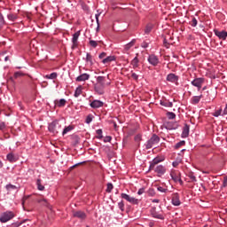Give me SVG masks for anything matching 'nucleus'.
Segmentation results:
<instances>
[{
  "instance_id": "24",
  "label": "nucleus",
  "mask_w": 227,
  "mask_h": 227,
  "mask_svg": "<svg viewBox=\"0 0 227 227\" xmlns=\"http://www.w3.org/2000/svg\"><path fill=\"white\" fill-rule=\"evenodd\" d=\"M202 98H203L202 95H200V96H195V97L192 98V105L200 104V99H201Z\"/></svg>"
},
{
  "instance_id": "4",
  "label": "nucleus",
  "mask_w": 227,
  "mask_h": 227,
  "mask_svg": "<svg viewBox=\"0 0 227 227\" xmlns=\"http://www.w3.org/2000/svg\"><path fill=\"white\" fill-rule=\"evenodd\" d=\"M121 199L126 200L128 202L133 205H138L139 200L130 195H127L126 193H121Z\"/></svg>"
},
{
  "instance_id": "49",
  "label": "nucleus",
  "mask_w": 227,
  "mask_h": 227,
  "mask_svg": "<svg viewBox=\"0 0 227 227\" xmlns=\"http://www.w3.org/2000/svg\"><path fill=\"white\" fill-rule=\"evenodd\" d=\"M95 90L98 95H103V90L99 89L98 87H95Z\"/></svg>"
},
{
  "instance_id": "59",
  "label": "nucleus",
  "mask_w": 227,
  "mask_h": 227,
  "mask_svg": "<svg viewBox=\"0 0 227 227\" xmlns=\"http://www.w3.org/2000/svg\"><path fill=\"white\" fill-rule=\"evenodd\" d=\"M27 199H28V197H23V199H22V206H24L25 200H27Z\"/></svg>"
},
{
  "instance_id": "32",
  "label": "nucleus",
  "mask_w": 227,
  "mask_h": 227,
  "mask_svg": "<svg viewBox=\"0 0 227 227\" xmlns=\"http://www.w3.org/2000/svg\"><path fill=\"white\" fill-rule=\"evenodd\" d=\"M167 117L168 118V120H175L176 115L174 113L171 112H168L167 113Z\"/></svg>"
},
{
  "instance_id": "61",
  "label": "nucleus",
  "mask_w": 227,
  "mask_h": 227,
  "mask_svg": "<svg viewBox=\"0 0 227 227\" xmlns=\"http://www.w3.org/2000/svg\"><path fill=\"white\" fill-rule=\"evenodd\" d=\"M159 202H160L159 200H153V203H159Z\"/></svg>"
},
{
  "instance_id": "12",
  "label": "nucleus",
  "mask_w": 227,
  "mask_h": 227,
  "mask_svg": "<svg viewBox=\"0 0 227 227\" xmlns=\"http://www.w3.org/2000/svg\"><path fill=\"white\" fill-rule=\"evenodd\" d=\"M73 216L75 218H78L80 220H85L87 215L86 213L82 212V211H74L73 212Z\"/></svg>"
},
{
  "instance_id": "14",
  "label": "nucleus",
  "mask_w": 227,
  "mask_h": 227,
  "mask_svg": "<svg viewBox=\"0 0 227 227\" xmlns=\"http://www.w3.org/2000/svg\"><path fill=\"white\" fill-rule=\"evenodd\" d=\"M91 108L98 109L104 106L103 102L100 100H94L90 104Z\"/></svg>"
},
{
  "instance_id": "44",
  "label": "nucleus",
  "mask_w": 227,
  "mask_h": 227,
  "mask_svg": "<svg viewBox=\"0 0 227 227\" xmlns=\"http://www.w3.org/2000/svg\"><path fill=\"white\" fill-rule=\"evenodd\" d=\"M24 75V74L22 73V72H16L15 74H14V78L15 79H18L19 77H21V76H23Z\"/></svg>"
},
{
  "instance_id": "21",
  "label": "nucleus",
  "mask_w": 227,
  "mask_h": 227,
  "mask_svg": "<svg viewBox=\"0 0 227 227\" xmlns=\"http://www.w3.org/2000/svg\"><path fill=\"white\" fill-rule=\"evenodd\" d=\"M190 132V127L188 124H185L184 131H182V137H188Z\"/></svg>"
},
{
  "instance_id": "64",
  "label": "nucleus",
  "mask_w": 227,
  "mask_h": 227,
  "mask_svg": "<svg viewBox=\"0 0 227 227\" xmlns=\"http://www.w3.org/2000/svg\"><path fill=\"white\" fill-rule=\"evenodd\" d=\"M8 59H9L8 56H7V57H5V59H4L5 62H7V61H8Z\"/></svg>"
},
{
  "instance_id": "17",
  "label": "nucleus",
  "mask_w": 227,
  "mask_h": 227,
  "mask_svg": "<svg viewBox=\"0 0 227 227\" xmlns=\"http://www.w3.org/2000/svg\"><path fill=\"white\" fill-rule=\"evenodd\" d=\"M161 161H162V160H160L159 158H154L153 160L152 163H150L149 170H153L155 168V166H157Z\"/></svg>"
},
{
  "instance_id": "19",
  "label": "nucleus",
  "mask_w": 227,
  "mask_h": 227,
  "mask_svg": "<svg viewBox=\"0 0 227 227\" xmlns=\"http://www.w3.org/2000/svg\"><path fill=\"white\" fill-rule=\"evenodd\" d=\"M90 79V74H80L77 78L76 81L77 82H85L87 80Z\"/></svg>"
},
{
  "instance_id": "7",
  "label": "nucleus",
  "mask_w": 227,
  "mask_h": 227,
  "mask_svg": "<svg viewBox=\"0 0 227 227\" xmlns=\"http://www.w3.org/2000/svg\"><path fill=\"white\" fill-rule=\"evenodd\" d=\"M203 83H204L203 78H196L192 81V85H193L194 87H197L199 90H201Z\"/></svg>"
},
{
  "instance_id": "62",
  "label": "nucleus",
  "mask_w": 227,
  "mask_h": 227,
  "mask_svg": "<svg viewBox=\"0 0 227 227\" xmlns=\"http://www.w3.org/2000/svg\"><path fill=\"white\" fill-rule=\"evenodd\" d=\"M224 114H227V105L225 106V108H224Z\"/></svg>"
},
{
  "instance_id": "25",
  "label": "nucleus",
  "mask_w": 227,
  "mask_h": 227,
  "mask_svg": "<svg viewBox=\"0 0 227 227\" xmlns=\"http://www.w3.org/2000/svg\"><path fill=\"white\" fill-rule=\"evenodd\" d=\"M99 44H103V42L102 41H94V40H90V45L92 47V48H96L98 47Z\"/></svg>"
},
{
  "instance_id": "16",
  "label": "nucleus",
  "mask_w": 227,
  "mask_h": 227,
  "mask_svg": "<svg viewBox=\"0 0 227 227\" xmlns=\"http://www.w3.org/2000/svg\"><path fill=\"white\" fill-rule=\"evenodd\" d=\"M153 170L155 171V173L159 174V176H163L166 172V168L162 165H159L158 167L153 168Z\"/></svg>"
},
{
  "instance_id": "50",
  "label": "nucleus",
  "mask_w": 227,
  "mask_h": 227,
  "mask_svg": "<svg viewBox=\"0 0 227 227\" xmlns=\"http://www.w3.org/2000/svg\"><path fill=\"white\" fill-rule=\"evenodd\" d=\"M6 128V125L4 121H0V130H4Z\"/></svg>"
},
{
  "instance_id": "46",
  "label": "nucleus",
  "mask_w": 227,
  "mask_h": 227,
  "mask_svg": "<svg viewBox=\"0 0 227 227\" xmlns=\"http://www.w3.org/2000/svg\"><path fill=\"white\" fill-rule=\"evenodd\" d=\"M112 141V137L111 136H106L104 138V143H110Z\"/></svg>"
},
{
  "instance_id": "51",
  "label": "nucleus",
  "mask_w": 227,
  "mask_h": 227,
  "mask_svg": "<svg viewBox=\"0 0 227 227\" xmlns=\"http://www.w3.org/2000/svg\"><path fill=\"white\" fill-rule=\"evenodd\" d=\"M90 122H92V117H90V115L86 117V123L90 124Z\"/></svg>"
},
{
  "instance_id": "58",
  "label": "nucleus",
  "mask_w": 227,
  "mask_h": 227,
  "mask_svg": "<svg viewBox=\"0 0 227 227\" xmlns=\"http://www.w3.org/2000/svg\"><path fill=\"white\" fill-rule=\"evenodd\" d=\"M142 47H143L144 49H146V48L148 47V44H147L146 43H142Z\"/></svg>"
},
{
  "instance_id": "26",
  "label": "nucleus",
  "mask_w": 227,
  "mask_h": 227,
  "mask_svg": "<svg viewBox=\"0 0 227 227\" xmlns=\"http://www.w3.org/2000/svg\"><path fill=\"white\" fill-rule=\"evenodd\" d=\"M6 189L9 192H12V191H16L18 192V187L16 185L13 184H7L6 185Z\"/></svg>"
},
{
  "instance_id": "6",
  "label": "nucleus",
  "mask_w": 227,
  "mask_h": 227,
  "mask_svg": "<svg viewBox=\"0 0 227 227\" xmlns=\"http://www.w3.org/2000/svg\"><path fill=\"white\" fill-rule=\"evenodd\" d=\"M147 61L150 65L153 67H157L160 63L158 57L154 54L149 55Z\"/></svg>"
},
{
  "instance_id": "48",
  "label": "nucleus",
  "mask_w": 227,
  "mask_h": 227,
  "mask_svg": "<svg viewBox=\"0 0 227 227\" xmlns=\"http://www.w3.org/2000/svg\"><path fill=\"white\" fill-rule=\"evenodd\" d=\"M134 139L137 143H139L142 139L141 135H136Z\"/></svg>"
},
{
  "instance_id": "33",
  "label": "nucleus",
  "mask_w": 227,
  "mask_h": 227,
  "mask_svg": "<svg viewBox=\"0 0 227 227\" xmlns=\"http://www.w3.org/2000/svg\"><path fill=\"white\" fill-rule=\"evenodd\" d=\"M37 187L39 191H43L44 190V186L42 184V180L41 179H37Z\"/></svg>"
},
{
  "instance_id": "2",
  "label": "nucleus",
  "mask_w": 227,
  "mask_h": 227,
  "mask_svg": "<svg viewBox=\"0 0 227 227\" xmlns=\"http://www.w3.org/2000/svg\"><path fill=\"white\" fill-rule=\"evenodd\" d=\"M160 143V137L158 135H153L152 138H150L146 143V149L150 150L153 146H156Z\"/></svg>"
},
{
  "instance_id": "53",
  "label": "nucleus",
  "mask_w": 227,
  "mask_h": 227,
  "mask_svg": "<svg viewBox=\"0 0 227 227\" xmlns=\"http://www.w3.org/2000/svg\"><path fill=\"white\" fill-rule=\"evenodd\" d=\"M99 16H100V14H96V21L98 24V28H99Z\"/></svg>"
},
{
  "instance_id": "1",
  "label": "nucleus",
  "mask_w": 227,
  "mask_h": 227,
  "mask_svg": "<svg viewBox=\"0 0 227 227\" xmlns=\"http://www.w3.org/2000/svg\"><path fill=\"white\" fill-rule=\"evenodd\" d=\"M48 129L51 134L56 135L61 132L62 126L58 121H54L48 126Z\"/></svg>"
},
{
  "instance_id": "28",
  "label": "nucleus",
  "mask_w": 227,
  "mask_h": 227,
  "mask_svg": "<svg viewBox=\"0 0 227 227\" xmlns=\"http://www.w3.org/2000/svg\"><path fill=\"white\" fill-rule=\"evenodd\" d=\"M5 25V20L3 14H0V30L4 28V26Z\"/></svg>"
},
{
  "instance_id": "45",
  "label": "nucleus",
  "mask_w": 227,
  "mask_h": 227,
  "mask_svg": "<svg viewBox=\"0 0 227 227\" xmlns=\"http://www.w3.org/2000/svg\"><path fill=\"white\" fill-rule=\"evenodd\" d=\"M124 202L123 201H121L118 203V207L121 210V211H124Z\"/></svg>"
},
{
  "instance_id": "31",
  "label": "nucleus",
  "mask_w": 227,
  "mask_h": 227,
  "mask_svg": "<svg viewBox=\"0 0 227 227\" xmlns=\"http://www.w3.org/2000/svg\"><path fill=\"white\" fill-rule=\"evenodd\" d=\"M57 76H58L57 73H52L51 74H46L45 78L54 80V79H57Z\"/></svg>"
},
{
  "instance_id": "38",
  "label": "nucleus",
  "mask_w": 227,
  "mask_h": 227,
  "mask_svg": "<svg viewBox=\"0 0 227 227\" xmlns=\"http://www.w3.org/2000/svg\"><path fill=\"white\" fill-rule=\"evenodd\" d=\"M158 191L161 193H167L168 192V189L164 188L162 186H158Z\"/></svg>"
},
{
  "instance_id": "40",
  "label": "nucleus",
  "mask_w": 227,
  "mask_h": 227,
  "mask_svg": "<svg viewBox=\"0 0 227 227\" xmlns=\"http://www.w3.org/2000/svg\"><path fill=\"white\" fill-rule=\"evenodd\" d=\"M152 29H153V25H151V24L147 25L145 27V34H147V35L150 34Z\"/></svg>"
},
{
  "instance_id": "39",
  "label": "nucleus",
  "mask_w": 227,
  "mask_h": 227,
  "mask_svg": "<svg viewBox=\"0 0 227 227\" xmlns=\"http://www.w3.org/2000/svg\"><path fill=\"white\" fill-rule=\"evenodd\" d=\"M184 145H185L184 140H182V141L178 142L177 144H176L175 148L176 149H179V147H181V146H183Z\"/></svg>"
},
{
  "instance_id": "30",
  "label": "nucleus",
  "mask_w": 227,
  "mask_h": 227,
  "mask_svg": "<svg viewBox=\"0 0 227 227\" xmlns=\"http://www.w3.org/2000/svg\"><path fill=\"white\" fill-rule=\"evenodd\" d=\"M86 62L90 63V65H93L92 55H90V53L86 54Z\"/></svg>"
},
{
  "instance_id": "8",
  "label": "nucleus",
  "mask_w": 227,
  "mask_h": 227,
  "mask_svg": "<svg viewBox=\"0 0 227 227\" xmlns=\"http://www.w3.org/2000/svg\"><path fill=\"white\" fill-rule=\"evenodd\" d=\"M178 75L175 74H169L167 75V78L166 80L168 82H171V83H174V84H177L178 82Z\"/></svg>"
},
{
  "instance_id": "35",
  "label": "nucleus",
  "mask_w": 227,
  "mask_h": 227,
  "mask_svg": "<svg viewBox=\"0 0 227 227\" xmlns=\"http://www.w3.org/2000/svg\"><path fill=\"white\" fill-rule=\"evenodd\" d=\"M73 129L72 126H67L63 129V136L67 135L68 132H70Z\"/></svg>"
},
{
  "instance_id": "11",
  "label": "nucleus",
  "mask_w": 227,
  "mask_h": 227,
  "mask_svg": "<svg viewBox=\"0 0 227 227\" xmlns=\"http://www.w3.org/2000/svg\"><path fill=\"white\" fill-rule=\"evenodd\" d=\"M80 35H81V32L80 31L75 32L73 35V38H72L73 46H72V49H75L77 47V41L79 40Z\"/></svg>"
},
{
  "instance_id": "54",
  "label": "nucleus",
  "mask_w": 227,
  "mask_h": 227,
  "mask_svg": "<svg viewBox=\"0 0 227 227\" xmlns=\"http://www.w3.org/2000/svg\"><path fill=\"white\" fill-rule=\"evenodd\" d=\"M106 57V52H102L101 54L98 55L99 59H104Z\"/></svg>"
},
{
  "instance_id": "3",
  "label": "nucleus",
  "mask_w": 227,
  "mask_h": 227,
  "mask_svg": "<svg viewBox=\"0 0 227 227\" xmlns=\"http://www.w3.org/2000/svg\"><path fill=\"white\" fill-rule=\"evenodd\" d=\"M13 217H14V215L12 212H10V211L4 212L0 217V222L3 223H5L8 221H11Z\"/></svg>"
},
{
  "instance_id": "10",
  "label": "nucleus",
  "mask_w": 227,
  "mask_h": 227,
  "mask_svg": "<svg viewBox=\"0 0 227 227\" xmlns=\"http://www.w3.org/2000/svg\"><path fill=\"white\" fill-rule=\"evenodd\" d=\"M6 159L10 163H14L19 160V156L13 153H9L6 156Z\"/></svg>"
},
{
  "instance_id": "18",
  "label": "nucleus",
  "mask_w": 227,
  "mask_h": 227,
  "mask_svg": "<svg viewBox=\"0 0 227 227\" xmlns=\"http://www.w3.org/2000/svg\"><path fill=\"white\" fill-rule=\"evenodd\" d=\"M137 42V40L133 39L131 40L130 43H127L126 46H124V53H128V51L131 49V47L135 44V43Z\"/></svg>"
},
{
  "instance_id": "37",
  "label": "nucleus",
  "mask_w": 227,
  "mask_h": 227,
  "mask_svg": "<svg viewBox=\"0 0 227 227\" xmlns=\"http://www.w3.org/2000/svg\"><path fill=\"white\" fill-rule=\"evenodd\" d=\"M37 202H38L39 204H43L44 206H47V205H48V200H45V199H38V200H37Z\"/></svg>"
},
{
  "instance_id": "34",
  "label": "nucleus",
  "mask_w": 227,
  "mask_h": 227,
  "mask_svg": "<svg viewBox=\"0 0 227 227\" xmlns=\"http://www.w3.org/2000/svg\"><path fill=\"white\" fill-rule=\"evenodd\" d=\"M96 133H97V135H98V136L96 137L98 139H102V138H103V135H102V134H103V131H102V129H97V130H96Z\"/></svg>"
},
{
  "instance_id": "52",
  "label": "nucleus",
  "mask_w": 227,
  "mask_h": 227,
  "mask_svg": "<svg viewBox=\"0 0 227 227\" xmlns=\"http://www.w3.org/2000/svg\"><path fill=\"white\" fill-rule=\"evenodd\" d=\"M222 114V110H217L213 115H215V117H219Z\"/></svg>"
},
{
  "instance_id": "27",
  "label": "nucleus",
  "mask_w": 227,
  "mask_h": 227,
  "mask_svg": "<svg viewBox=\"0 0 227 227\" xmlns=\"http://www.w3.org/2000/svg\"><path fill=\"white\" fill-rule=\"evenodd\" d=\"M82 86H79V87H77V89H76V90H75V94H74V96L75 98H79L80 95H82Z\"/></svg>"
},
{
  "instance_id": "5",
  "label": "nucleus",
  "mask_w": 227,
  "mask_h": 227,
  "mask_svg": "<svg viewBox=\"0 0 227 227\" xmlns=\"http://www.w3.org/2000/svg\"><path fill=\"white\" fill-rule=\"evenodd\" d=\"M170 176L175 183H180V184H183L184 182L180 178V173L178 171L172 170Z\"/></svg>"
},
{
  "instance_id": "41",
  "label": "nucleus",
  "mask_w": 227,
  "mask_h": 227,
  "mask_svg": "<svg viewBox=\"0 0 227 227\" xmlns=\"http://www.w3.org/2000/svg\"><path fill=\"white\" fill-rule=\"evenodd\" d=\"M113 189H114V184H107L106 192H107V193H111L112 191H113Z\"/></svg>"
},
{
  "instance_id": "47",
  "label": "nucleus",
  "mask_w": 227,
  "mask_h": 227,
  "mask_svg": "<svg viewBox=\"0 0 227 227\" xmlns=\"http://www.w3.org/2000/svg\"><path fill=\"white\" fill-rule=\"evenodd\" d=\"M131 79H134L135 81H138V74L135 73H131Z\"/></svg>"
},
{
  "instance_id": "29",
  "label": "nucleus",
  "mask_w": 227,
  "mask_h": 227,
  "mask_svg": "<svg viewBox=\"0 0 227 227\" xmlns=\"http://www.w3.org/2000/svg\"><path fill=\"white\" fill-rule=\"evenodd\" d=\"M7 18L9 20H11L12 22L16 21V20L18 19L17 14H8Z\"/></svg>"
},
{
  "instance_id": "57",
  "label": "nucleus",
  "mask_w": 227,
  "mask_h": 227,
  "mask_svg": "<svg viewBox=\"0 0 227 227\" xmlns=\"http://www.w3.org/2000/svg\"><path fill=\"white\" fill-rule=\"evenodd\" d=\"M172 165L174 168H176L179 165V163L177 161H175L172 163Z\"/></svg>"
},
{
  "instance_id": "23",
  "label": "nucleus",
  "mask_w": 227,
  "mask_h": 227,
  "mask_svg": "<svg viewBox=\"0 0 227 227\" xmlns=\"http://www.w3.org/2000/svg\"><path fill=\"white\" fill-rule=\"evenodd\" d=\"M130 65L133 66L134 69H137L139 67V60L137 57H135L133 60H131Z\"/></svg>"
},
{
  "instance_id": "20",
  "label": "nucleus",
  "mask_w": 227,
  "mask_h": 227,
  "mask_svg": "<svg viewBox=\"0 0 227 227\" xmlns=\"http://www.w3.org/2000/svg\"><path fill=\"white\" fill-rule=\"evenodd\" d=\"M115 59H116L115 56H108L106 59L102 60V63L105 65L109 64L115 61Z\"/></svg>"
},
{
  "instance_id": "55",
  "label": "nucleus",
  "mask_w": 227,
  "mask_h": 227,
  "mask_svg": "<svg viewBox=\"0 0 227 227\" xmlns=\"http://www.w3.org/2000/svg\"><path fill=\"white\" fill-rule=\"evenodd\" d=\"M223 188H226V187H227V177H225V178L223 179Z\"/></svg>"
},
{
  "instance_id": "43",
  "label": "nucleus",
  "mask_w": 227,
  "mask_h": 227,
  "mask_svg": "<svg viewBox=\"0 0 227 227\" xmlns=\"http://www.w3.org/2000/svg\"><path fill=\"white\" fill-rule=\"evenodd\" d=\"M191 26L195 27L198 24V20H196V18H192V21L190 22Z\"/></svg>"
},
{
  "instance_id": "56",
  "label": "nucleus",
  "mask_w": 227,
  "mask_h": 227,
  "mask_svg": "<svg viewBox=\"0 0 227 227\" xmlns=\"http://www.w3.org/2000/svg\"><path fill=\"white\" fill-rule=\"evenodd\" d=\"M144 193H145V189L144 188H141L140 190H138L137 194L142 195Z\"/></svg>"
},
{
  "instance_id": "60",
  "label": "nucleus",
  "mask_w": 227,
  "mask_h": 227,
  "mask_svg": "<svg viewBox=\"0 0 227 227\" xmlns=\"http://www.w3.org/2000/svg\"><path fill=\"white\" fill-rule=\"evenodd\" d=\"M191 179L192 180V182H196V177L194 176H191Z\"/></svg>"
},
{
  "instance_id": "15",
  "label": "nucleus",
  "mask_w": 227,
  "mask_h": 227,
  "mask_svg": "<svg viewBox=\"0 0 227 227\" xmlns=\"http://www.w3.org/2000/svg\"><path fill=\"white\" fill-rule=\"evenodd\" d=\"M172 204L176 207H178L181 204L178 193H174L172 195Z\"/></svg>"
},
{
  "instance_id": "9",
  "label": "nucleus",
  "mask_w": 227,
  "mask_h": 227,
  "mask_svg": "<svg viewBox=\"0 0 227 227\" xmlns=\"http://www.w3.org/2000/svg\"><path fill=\"white\" fill-rule=\"evenodd\" d=\"M215 35L220 39V40H226L227 39V32L223 30L219 31L217 29L215 30Z\"/></svg>"
},
{
  "instance_id": "22",
  "label": "nucleus",
  "mask_w": 227,
  "mask_h": 227,
  "mask_svg": "<svg viewBox=\"0 0 227 227\" xmlns=\"http://www.w3.org/2000/svg\"><path fill=\"white\" fill-rule=\"evenodd\" d=\"M55 106H59V107H63L64 106L67 105V100L62 98L60 100H55L54 101Z\"/></svg>"
},
{
  "instance_id": "13",
  "label": "nucleus",
  "mask_w": 227,
  "mask_h": 227,
  "mask_svg": "<svg viewBox=\"0 0 227 227\" xmlns=\"http://www.w3.org/2000/svg\"><path fill=\"white\" fill-rule=\"evenodd\" d=\"M98 83L102 86V88L106 87V85H110L111 82H106V78L105 76H98L97 78Z\"/></svg>"
},
{
  "instance_id": "42",
  "label": "nucleus",
  "mask_w": 227,
  "mask_h": 227,
  "mask_svg": "<svg viewBox=\"0 0 227 227\" xmlns=\"http://www.w3.org/2000/svg\"><path fill=\"white\" fill-rule=\"evenodd\" d=\"M160 105L163 106H166V107H172L173 106L172 103L168 102V101L160 103Z\"/></svg>"
},
{
  "instance_id": "36",
  "label": "nucleus",
  "mask_w": 227,
  "mask_h": 227,
  "mask_svg": "<svg viewBox=\"0 0 227 227\" xmlns=\"http://www.w3.org/2000/svg\"><path fill=\"white\" fill-rule=\"evenodd\" d=\"M153 216L154 218H156V219L164 220L163 215H160V214H158V213H153Z\"/></svg>"
},
{
  "instance_id": "63",
  "label": "nucleus",
  "mask_w": 227,
  "mask_h": 227,
  "mask_svg": "<svg viewBox=\"0 0 227 227\" xmlns=\"http://www.w3.org/2000/svg\"><path fill=\"white\" fill-rule=\"evenodd\" d=\"M11 227H19V225H17V224H12V225H11Z\"/></svg>"
}]
</instances>
